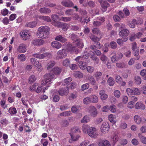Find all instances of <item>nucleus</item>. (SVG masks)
Wrapping results in <instances>:
<instances>
[{"label":"nucleus","instance_id":"f257e3e1","mask_svg":"<svg viewBox=\"0 0 146 146\" xmlns=\"http://www.w3.org/2000/svg\"><path fill=\"white\" fill-rule=\"evenodd\" d=\"M68 50L67 51L65 49H62L58 51L56 55V59H63L65 58L67 55V52H69L70 53L75 52L76 53H78V50H77L74 47V46H72V47L68 48Z\"/></svg>","mask_w":146,"mask_h":146},{"label":"nucleus","instance_id":"f03ea898","mask_svg":"<svg viewBox=\"0 0 146 146\" xmlns=\"http://www.w3.org/2000/svg\"><path fill=\"white\" fill-rule=\"evenodd\" d=\"M54 78V75L51 72L46 73L44 76V79L41 82V84L44 86H46L44 88L42 91L47 90L49 85L52 82V80Z\"/></svg>","mask_w":146,"mask_h":146},{"label":"nucleus","instance_id":"7ed1b4c3","mask_svg":"<svg viewBox=\"0 0 146 146\" xmlns=\"http://www.w3.org/2000/svg\"><path fill=\"white\" fill-rule=\"evenodd\" d=\"M82 129L84 133L88 134L92 137L95 138L98 135L96 129L95 127H91L88 125H84Z\"/></svg>","mask_w":146,"mask_h":146},{"label":"nucleus","instance_id":"20e7f679","mask_svg":"<svg viewBox=\"0 0 146 146\" xmlns=\"http://www.w3.org/2000/svg\"><path fill=\"white\" fill-rule=\"evenodd\" d=\"M45 48H42L40 49L38 53L33 54L32 56L34 57L39 59H43L49 55L50 54L48 52L44 53L45 51Z\"/></svg>","mask_w":146,"mask_h":146},{"label":"nucleus","instance_id":"39448f33","mask_svg":"<svg viewBox=\"0 0 146 146\" xmlns=\"http://www.w3.org/2000/svg\"><path fill=\"white\" fill-rule=\"evenodd\" d=\"M81 132L80 129L78 127H76L72 128L71 130V134L70 133L71 139L74 141H76L78 140L80 137V135H77L75 137L72 134L75 133H80Z\"/></svg>","mask_w":146,"mask_h":146},{"label":"nucleus","instance_id":"423d86ee","mask_svg":"<svg viewBox=\"0 0 146 146\" xmlns=\"http://www.w3.org/2000/svg\"><path fill=\"white\" fill-rule=\"evenodd\" d=\"M71 38L73 40L75 41L74 44H76L77 46L81 48H83L84 46L83 41L81 40L78 39L77 38V36L76 35L74 34H72Z\"/></svg>","mask_w":146,"mask_h":146},{"label":"nucleus","instance_id":"0eeeda50","mask_svg":"<svg viewBox=\"0 0 146 146\" xmlns=\"http://www.w3.org/2000/svg\"><path fill=\"white\" fill-rule=\"evenodd\" d=\"M129 31L127 29H124L119 31V35L124 39V41H126L128 40L127 36L129 33Z\"/></svg>","mask_w":146,"mask_h":146},{"label":"nucleus","instance_id":"6e6552de","mask_svg":"<svg viewBox=\"0 0 146 146\" xmlns=\"http://www.w3.org/2000/svg\"><path fill=\"white\" fill-rule=\"evenodd\" d=\"M53 25L56 27L62 28L64 31L67 30L70 27L69 24L59 22H55Z\"/></svg>","mask_w":146,"mask_h":146},{"label":"nucleus","instance_id":"1a4fd4ad","mask_svg":"<svg viewBox=\"0 0 146 146\" xmlns=\"http://www.w3.org/2000/svg\"><path fill=\"white\" fill-rule=\"evenodd\" d=\"M110 128L109 123L108 122H104L101 125L100 129L103 133H106L108 132Z\"/></svg>","mask_w":146,"mask_h":146},{"label":"nucleus","instance_id":"9d476101","mask_svg":"<svg viewBox=\"0 0 146 146\" xmlns=\"http://www.w3.org/2000/svg\"><path fill=\"white\" fill-rule=\"evenodd\" d=\"M76 86V84L75 83H72L71 84L68 85L67 86L62 88L60 90V91H68L70 90L69 88L71 89L74 88Z\"/></svg>","mask_w":146,"mask_h":146},{"label":"nucleus","instance_id":"9b49d317","mask_svg":"<svg viewBox=\"0 0 146 146\" xmlns=\"http://www.w3.org/2000/svg\"><path fill=\"white\" fill-rule=\"evenodd\" d=\"M20 35L25 40L28 39L31 36L30 32L27 30L22 31L20 33Z\"/></svg>","mask_w":146,"mask_h":146},{"label":"nucleus","instance_id":"f8f14e48","mask_svg":"<svg viewBox=\"0 0 146 146\" xmlns=\"http://www.w3.org/2000/svg\"><path fill=\"white\" fill-rule=\"evenodd\" d=\"M89 112L91 116L95 117L97 114V111L96 108L93 106H90L88 108Z\"/></svg>","mask_w":146,"mask_h":146},{"label":"nucleus","instance_id":"ddd939ff","mask_svg":"<svg viewBox=\"0 0 146 146\" xmlns=\"http://www.w3.org/2000/svg\"><path fill=\"white\" fill-rule=\"evenodd\" d=\"M98 1L101 5L102 11L103 12L106 11L107 8L110 6L109 4L107 2L103 1L102 0H98Z\"/></svg>","mask_w":146,"mask_h":146},{"label":"nucleus","instance_id":"4468645a","mask_svg":"<svg viewBox=\"0 0 146 146\" xmlns=\"http://www.w3.org/2000/svg\"><path fill=\"white\" fill-rule=\"evenodd\" d=\"M56 64L54 60H50L48 61L46 64L47 70L48 71L52 70L53 67Z\"/></svg>","mask_w":146,"mask_h":146},{"label":"nucleus","instance_id":"2eb2a0df","mask_svg":"<svg viewBox=\"0 0 146 146\" xmlns=\"http://www.w3.org/2000/svg\"><path fill=\"white\" fill-rule=\"evenodd\" d=\"M27 51L26 45L24 44H21L17 48L18 52L20 53H24Z\"/></svg>","mask_w":146,"mask_h":146},{"label":"nucleus","instance_id":"dca6fc26","mask_svg":"<svg viewBox=\"0 0 146 146\" xmlns=\"http://www.w3.org/2000/svg\"><path fill=\"white\" fill-rule=\"evenodd\" d=\"M98 146H111L109 141L106 139L100 140L98 143Z\"/></svg>","mask_w":146,"mask_h":146},{"label":"nucleus","instance_id":"f3484780","mask_svg":"<svg viewBox=\"0 0 146 146\" xmlns=\"http://www.w3.org/2000/svg\"><path fill=\"white\" fill-rule=\"evenodd\" d=\"M104 21V17H98L97 18V20L93 22V25L95 26H99Z\"/></svg>","mask_w":146,"mask_h":146},{"label":"nucleus","instance_id":"a211bd4d","mask_svg":"<svg viewBox=\"0 0 146 146\" xmlns=\"http://www.w3.org/2000/svg\"><path fill=\"white\" fill-rule=\"evenodd\" d=\"M32 43L35 45H41L44 44V41L42 39H38L33 40Z\"/></svg>","mask_w":146,"mask_h":146},{"label":"nucleus","instance_id":"6ab92c4d","mask_svg":"<svg viewBox=\"0 0 146 146\" xmlns=\"http://www.w3.org/2000/svg\"><path fill=\"white\" fill-rule=\"evenodd\" d=\"M86 52H84V54L82 56H78L76 57L75 59V60L79 62L80 61H82V60H84L85 59H87L88 58V55L86 56V54L85 53Z\"/></svg>","mask_w":146,"mask_h":146},{"label":"nucleus","instance_id":"aec40b11","mask_svg":"<svg viewBox=\"0 0 146 146\" xmlns=\"http://www.w3.org/2000/svg\"><path fill=\"white\" fill-rule=\"evenodd\" d=\"M49 31V28L47 26H41L38 29V31H40V32H44L48 33Z\"/></svg>","mask_w":146,"mask_h":146},{"label":"nucleus","instance_id":"412c9836","mask_svg":"<svg viewBox=\"0 0 146 146\" xmlns=\"http://www.w3.org/2000/svg\"><path fill=\"white\" fill-rule=\"evenodd\" d=\"M135 108L136 109H141L144 110L145 108V106L141 102H138L135 106Z\"/></svg>","mask_w":146,"mask_h":146},{"label":"nucleus","instance_id":"4be33fe9","mask_svg":"<svg viewBox=\"0 0 146 146\" xmlns=\"http://www.w3.org/2000/svg\"><path fill=\"white\" fill-rule=\"evenodd\" d=\"M62 4L67 7H71L73 6V4L70 1H64L62 2Z\"/></svg>","mask_w":146,"mask_h":146},{"label":"nucleus","instance_id":"5701e85b","mask_svg":"<svg viewBox=\"0 0 146 146\" xmlns=\"http://www.w3.org/2000/svg\"><path fill=\"white\" fill-rule=\"evenodd\" d=\"M51 46L53 48L59 49L62 46L61 44L56 41H53L51 44Z\"/></svg>","mask_w":146,"mask_h":146},{"label":"nucleus","instance_id":"b1692460","mask_svg":"<svg viewBox=\"0 0 146 146\" xmlns=\"http://www.w3.org/2000/svg\"><path fill=\"white\" fill-rule=\"evenodd\" d=\"M37 36L40 38H45L48 36V33L43 32H40L38 31Z\"/></svg>","mask_w":146,"mask_h":146},{"label":"nucleus","instance_id":"393cba45","mask_svg":"<svg viewBox=\"0 0 146 146\" xmlns=\"http://www.w3.org/2000/svg\"><path fill=\"white\" fill-rule=\"evenodd\" d=\"M108 119L112 123H115L116 121V118L115 115L110 114L108 116Z\"/></svg>","mask_w":146,"mask_h":146},{"label":"nucleus","instance_id":"a878e982","mask_svg":"<svg viewBox=\"0 0 146 146\" xmlns=\"http://www.w3.org/2000/svg\"><path fill=\"white\" fill-rule=\"evenodd\" d=\"M62 71L61 68L58 66L55 67L53 69V72L55 75H59Z\"/></svg>","mask_w":146,"mask_h":146},{"label":"nucleus","instance_id":"bb28decb","mask_svg":"<svg viewBox=\"0 0 146 146\" xmlns=\"http://www.w3.org/2000/svg\"><path fill=\"white\" fill-rule=\"evenodd\" d=\"M37 24V23L36 21H33L27 23L26 24L25 26L27 27L33 28L35 27Z\"/></svg>","mask_w":146,"mask_h":146},{"label":"nucleus","instance_id":"cd10ccee","mask_svg":"<svg viewBox=\"0 0 146 146\" xmlns=\"http://www.w3.org/2000/svg\"><path fill=\"white\" fill-rule=\"evenodd\" d=\"M36 78L34 75H32L29 76L28 79V82L29 84H32L36 81Z\"/></svg>","mask_w":146,"mask_h":146},{"label":"nucleus","instance_id":"c85d7f7f","mask_svg":"<svg viewBox=\"0 0 146 146\" xmlns=\"http://www.w3.org/2000/svg\"><path fill=\"white\" fill-rule=\"evenodd\" d=\"M78 65L81 69L84 70L86 68V64L85 62H82V61H80L78 62Z\"/></svg>","mask_w":146,"mask_h":146},{"label":"nucleus","instance_id":"c756f323","mask_svg":"<svg viewBox=\"0 0 146 146\" xmlns=\"http://www.w3.org/2000/svg\"><path fill=\"white\" fill-rule=\"evenodd\" d=\"M39 11L42 13L48 14L50 13L51 11L48 8L44 7L40 8Z\"/></svg>","mask_w":146,"mask_h":146},{"label":"nucleus","instance_id":"7c9ffc66","mask_svg":"<svg viewBox=\"0 0 146 146\" xmlns=\"http://www.w3.org/2000/svg\"><path fill=\"white\" fill-rule=\"evenodd\" d=\"M55 40L62 42H64L66 40V39L65 38L63 37L60 35L56 36L55 38Z\"/></svg>","mask_w":146,"mask_h":146},{"label":"nucleus","instance_id":"2f4dec72","mask_svg":"<svg viewBox=\"0 0 146 146\" xmlns=\"http://www.w3.org/2000/svg\"><path fill=\"white\" fill-rule=\"evenodd\" d=\"M38 17L40 19H42L47 22H50L51 21L50 17L47 16H39Z\"/></svg>","mask_w":146,"mask_h":146},{"label":"nucleus","instance_id":"473e14b6","mask_svg":"<svg viewBox=\"0 0 146 146\" xmlns=\"http://www.w3.org/2000/svg\"><path fill=\"white\" fill-rule=\"evenodd\" d=\"M137 21L135 19H133L132 21L129 22L128 25L131 28H134L135 27V25L137 24Z\"/></svg>","mask_w":146,"mask_h":146},{"label":"nucleus","instance_id":"72a5a7b5","mask_svg":"<svg viewBox=\"0 0 146 146\" xmlns=\"http://www.w3.org/2000/svg\"><path fill=\"white\" fill-rule=\"evenodd\" d=\"M134 121L137 124H139L141 122V119L138 115H135L134 117Z\"/></svg>","mask_w":146,"mask_h":146},{"label":"nucleus","instance_id":"f704fd0d","mask_svg":"<svg viewBox=\"0 0 146 146\" xmlns=\"http://www.w3.org/2000/svg\"><path fill=\"white\" fill-rule=\"evenodd\" d=\"M9 112L11 115L15 114L17 113L16 108L15 107H11L9 108L8 110Z\"/></svg>","mask_w":146,"mask_h":146},{"label":"nucleus","instance_id":"c9c22d12","mask_svg":"<svg viewBox=\"0 0 146 146\" xmlns=\"http://www.w3.org/2000/svg\"><path fill=\"white\" fill-rule=\"evenodd\" d=\"M62 64L63 66L67 67L70 66V60L68 58H66L64 59L62 62Z\"/></svg>","mask_w":146,"mask_h":146},{"label":"nucleus","instance_id":"e433bc0d","mask_svg":"<svg viewBox=\"0 0 146 146\" xmlns=\"http://www.w3.org/2000/svg\"><path fill=\"white\" fill-rule=\"evenodd\" d=\"M74 76L76 78H81L83 76V74L80 71H76L74 73Z\"/></svg>","mask_w":146,"mask_h":146},{"label":"nucleus","instance_id":"4c0bfd02","mask_svg":"<svg viewBox=\"0 0 146 146\" xmlns=\"http://www.w3.org/2000/svg\"><path fill=\"white\" fill-rule=\"evenodd\" d=\"M105 92H102L100 93L101 98L102 100H106L108 97V95L104 93Z\"/></svg>","mask_w":146,"mask_h":146},{"label":"nucleus","instance_id":"58836bf2","mask_svg":"<svg viewBox=\"0 0 146 146\" xmlns=\"http://www.w3.org/2000/svg\"><path fill=\"white\" fill-rule=\"evenodd\" d=\"M0 105L1 107L4 109L6 108L7 105L6 104V100L4 99H2L0 102Z\"/></svg>","mask_w":146,"mask_h":146},{"label":"nucleus","instance_id":"ea45409f","mask_svg":"<svg viewBox=\"0 0 146 146\" xmlns=\"http://www.w3.org/2000/svg\"><path fill=\"white\" fill-rule=\"evenodd\" d=\"M72 19L71 17H62L59 19L60 20L65 22H68L70 21Z\"/></svg>","mask_w":146,"mask_h":146},{"label":"nucleus","instance_id":"a19ab883","mask_svg":"<svg viewBox=\"0 0 146 146\" xmlns=\"http://www.w3.org/2000/svg\"><path fill=\"white\" fill-rule=\"evenodd\" d=\"M107 82L108 84L110 86H113L115 83L114 80L113 78L111 77H110L108 78Z\"/></svg>","mask_w":146,"mask_h":146},{"label":"nucleus","instance_id":"79ce46f5","mask_svg":"<svg viewBox=\"0 0 146 146\" xmlns=\"http://www.w3.org/2000/svg\"><path fill=\"white\" fill-rule=\"evenodd\" d=\"M88 79L92 85H94L95 84L96 82L93 76H89Z\"/></svg>","mask_w":146,"mask_h":146},{"label":"nucleus","instance_id":"37998d69","mask_svg":"<svg viewBox=\"0 0 146 146\" xmlns=\"http://www.w3.org/2000/svg\"><path fill=\"white\" fill-rule=\"evenodd\" d=\"M83 102L84 104L87 105L91 102V99L90 97H86L83 99Z\"/></svg>","mask_w":146,"mask_h":146},{"label":"nucleus","instance_id":"c03bdc74","mask_svg":"<svg viewBox=\"0 0 146 146\" xmlns=\"http://www.w3.org/2000/svg\"><path fill=\"white\" fill-rule=\"evenodd\" d=\"M18 58L21 61H24L26 60L25 55L23 54H19L18 55Z\"/></svg>","mask_w":146,"mask_h":146},{"label":"nucleus","instance_id":"a18cd8bd","mask_svg":"<svg viewBox=\"0 0 146 146\" xmlns=\"http://www.w3.org/2000/svg\"><path fill=\"white\" fill-rule=\"evenodd\" d=\"M90 98L91 99V102L96 103L98 101V98L96 96H92Z\"/></svg>","mask_w":146,"mask_h":146},{"label":"nucleus","instance_id":"49530a36","mask_svg":"<svg viewBox=\"0 0 146 146\" xmlns=\"http://www.w3.org/2000/svg\"><path fill=\"white\" fill-rule=\"evenodd\" d=\"M72 80L71 77H69L65 79L62 82V83L64 85L68 84Z\"/></svg>","mask_w":146,"mask_h":146},{"label":"nucleus","instance_id":"de8ad7c7","mask_svg":"<svg viewBox=\"0 0 146 146\" xmlns=\"http://www.w3.org/2000/svg\"><path fill=\"white\" fill-rule=\"evenodd\" d=\"M136 34L135 33H132L130 37L129 40L131 41H133L137 38Z\"/></svg>","mask_w":146,"mask_h":146},{"label":"nucleus","instance_id":"09e8293b","mask_svg":"<svg viewBox=\"0 0 146 146\" xmlns=\"http://www.w3.org/2000/svg\"><path fill=\"white\" fill-rule=\"evenodd\" d=\"M140 74L143 78V79L145 80H146V70L143 69L140 72Z\"/></svg>","mask_w":146,"mask_h":146},{"label":"nucleus","instance_id":"8fccbe9b","mask_svg":"<svg viewBox=\"0 0 146 146\" xmlns=\"http://www.w3.org/2000/svg\"><path fill=\"white\" fill-rule=\"evenodd\" d=\"M0 122L2 125H6L8 124L9 121L6 119L4 118L1 119Z\"/></svg>","mask_w":146,"mask_h":146},{"label":"nucleus","instance_id":"3c124183","mask_svg":"<svg viewBox=\"0 0 146 146\" xmlns=\"http://www.w3.org/2000/svg\"><path fill=\"white\" fill-rule=\"evenodd\" d=\"M90 143V142L88 140H85L82 141L80 145L79 146H86Z\"/></svg>","mask_w":146,"mask_h":146},{"label":"nucleus","instance_id":"603ef678","mask_svg":"<svg viewBox=\"0 0 146 146\" xmlns=\"http://www.w3.org/2000/svg\"><path fill=\"white\" fill-rule=\"evenodd\" d=\"M102 74V73L101 72H97L94 74V77L96 78L97 80H98L101 76Z\"/></svg>","mask_w":146,"mask_h":146},{"label":"nucleus","instance_id":"864d4df0","mask_svg":"<svg viewBox=\"0 0 146 146\" xmlns=\"http://www.w3.org/2000/svg\"><path fill=\"white\" fill-rule=\"evenodd\" d=\"M116 66L117 67L120 68H123L126 66V65L124 63H117L116 64Z\"/></svg>","mask_w":146,"mask_h":146},{"label":"nucleus","instance_id":"5fc2aeb1","mask_svg":"<svg viewBox=\"0 0 146 146\" xmlns=\"http://www.w3.org/2000/svg\"><path fill=\"white\" fill-rule=\"evenodd\" d=\"M110 111L113 113H114L116 111V106L113 105H111L109 108Z\"/></svg>","mask_w":146,"mask_h":146},{"label":"nucleus","instance_id":"6e6d98bb","mask_svg":"<svg viewBox=\"0 0 146 146\" xmlns=\"http://www.w3.org/2000/svg\"><path fill=\"white\" fill-rule=\"evenodd\" d=\"M139 136L141 142L144 144H146V137L139 134Z\"/></svg>","mask_w":146,"mask_h":146},{"label":"nucleus","instance_id":"4d7b16f0","mask_svg":"<svg viewBox=\"0 0 146 146\" xmlns=\"http://www.w3.org/2000/svg\"><path fill=\"white\" fill-rule=\"evenodd\" d=\"M34 66H35L36 68L39 71H41L42 70V66L41 64L38 61V63L35 64Z\"/></svg>","mask_w":146,"mask_h":146},{"label":"nucleus","instance_id":"13d9d810","mask_svg":"<svg viewBox=\"0 0 146 146\" xmlns=\"http://www.w3.org/2000/svg\"><path fill=\"white\" fill-rule=\"evenodd\" d=\"M89 121V117L87 115L84 117L81 120V122L82 123H86Z\"/></svg>","mask_w":146,"mask_h":146},{"label":"nucleus","instance_id":"bf43d9fd","mask_svg":"<svg viewBox=\"0 0 146 146\" xmlns=\"http://www.w3.org/2000/svg\"><path fill=\"white\" fill-rule=\"evenodd\" d=\"M112 140L113 141L114 143H115L118 140L119 137L116 134L113 135L112 138Z\"/></svg>","mask_w":146,"mask_h":146},{"label":"nucleus","instance_id":"052dcab7","mask_svg":"<svg viewBox=\"0 0 146 146\" xmlns=\"http://www.w3.org/2000/svg\"><path fill=\"white\" fill-rule=\"evenodd\" d=\"M38 85V83H35L34 84L31 86H30L29 88V90L30 91H34L36 90V87Z\"/></svg>","mask_w":146,"mask_h":146},{"label":"nucleus","instance_id":"680f3d73","mask_svg":"<svg viewBox=\"0 0 146 146\" xmlns=\"http://www.w3.org/2000/svg\"><path fill=\"white\" fill-rule=\"evenodd\" d=\"M9 12V11L6 9H4L1 10V13L4 16H6L7 15Z\"/></svg>","mask_w":146,"mask_h":146},{"label":"nucleus","instance_id":"e2e57ef3","mask_svg":"<svg viewBox=\"0 0 146 146\" xmlns=\"http://www.w3.org/2000/svg\"><path fill=\"white\" fill-rule=\"evenodd\" d=\"M110 45L111 48L113 49L116 48L117 46L116 43L114 41H112L110 42Z\"/></svg>","mask_w":146,"mask_h":146},{"label":"nucleus","instance_id":"0e129e2a","mask_svg":"<svg viewBox=\"0 0 146 146\" xmlns=\"http://www.w3.org/2000/svg\"><path fill=\"white\" fill-rule=\"evenodd\" d=\"M135 80L136 83L137 84H140L141 82V80L140 77L138 76L135 77Z\"/></svg>","mask_w":146,"mask_h":146},{"label":"nucleus","instance_id":"69168bd1","mask_svg":"<svg viewBox=\"0 0 146 146\" xmlns=\"http://www.w3.org/2000/svg\"><path fill=\"white\" fill-rule=\"evenodd\" d=\"M69 108V107L67 104L63 105L60 106V110L63 111L64 110H66Z\"/></svg>","mask_w":146,"mask_h":146},{"label":"nucleus","instance_id":"338daca9","mask_svg":"<svg viewBox=\"0 0 146 146\" xmlns=\"http://www.w3.org/2000/svg\"><path fill=\"white\" fill-rule=\"evenodd\" d=\"M89 84L88 83H86L85 84H83L82 86V90L83 91L85 90L88 89L89 87Z\"/></svg>","mask_w":146,"mask_h":146},{"label":"nucleus","instance_id":"774afa93","mask_svg":"<svg viewBox=\"0 0 146 146\" xmlns=\"http://www.w3.org/2000/svg\"><path fill=\"white\" fill-rule=\"evenodd\" d=\"M40 142L43 146H47L48 144V141L45 139H42Z\"/></svg>","mask_w":146,"mask_h":146}]
</instances>
